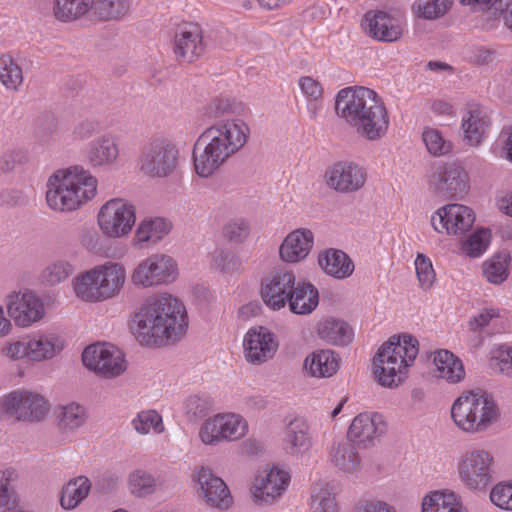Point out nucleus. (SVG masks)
Segmentation results:
<instances>
[{"label": "nucleus", "mask_w": 512, "mask_h": 512, "mask_svg": "<svg viewBox=\"0 0 512 512\" xmlns=\"http://www.w3.org/2000/svg\"><path fill=\"white\" fill-rule=\"evenodd\" d=\"M211 408L208 399L193 395L184 402V409L187 415L196 418L205 415Z\"/></svg>", "instance_id": "e2e57ef3"}, {"label": "nucleus", "mask_w": 512, "mask_h": 512, "mask_svg": "<svg viewBox=\"0 0 512 512\" xmlns=\"http://www.w3.org/2000/svg\"><path fill=\"white\" fill-rule=\"evenodd\" d=\"M50 412L48 400L30 392H12L0 398V420L43 421Z\"/></svg>", "instance_id": "1a4fd4ad"}, {"label": "nucleus", "mask_w": 512, "mask_h": 512, "mask_svg": "<svg viewBox=\"0 0 512 512\" xmlns=\"http://www.w3.org/2000/svg\"><path fill=\"white\" fill-rule=\"evenodd\" d=\"M429 187L443 199H461L469 189L468 174L455 162L442 163L430 175Z\"/></svg>", "instance_id": "2eb2a0df"}, {"label": "nucleus", "mask_w": 512, "mask_h": 512, "mask_svg": "<svg viewBox=\"0 0 512 512\" xmlns=\"http://www.w3.org/2000/svg\"><path fill=\"white\" fill-rule=\"evenodd\" d=\"M136 335L146 345H165L180 340L188 326L185 306L170 294L149 298L135 314Z\"/></svg>", "instance_id": "f257e3e1"}, {"label": "nucleus", "mask_w": 512, "mask_h": 512, "mask_svg": "<svg viewBox=\"0 0 512 512\" xmlns=\"http://www.w3.org/2000/svg\"><path fill=\"white\" fill-rule=\"evenodd\" d=\"M97 219L104 235L121 238L128 235L135 224V207L122 198H114L102 205Z\"/></svg>", "instance_id": "4468645a"}, {"label": "nucleus", "mask_w": 512, "mask_h": 512, "mask_svg": "<svg viewBox=\"0 0 512 512\" xmlns=\"http://www.w3.org/2000/svg\"><path fill=\"white\" fill-rule=\"evenodd\" d=\"M451 5V0H416L413 11L418 17L433 20L445 15Z\"/></svg>", "instance_id": "de8ad7c7"}, {"label": "nucleus", "mask_w": 512, "mask_h": 512, "mask_svg": "<svg viewBox=\"0 0 512 512\" xmlns=\"http://www.w3.org/2000/svg\"><path fill=\"white\" fill-rule=\"evenodd\" d=\"M26 202V198L21 191L4 190L0 193V205L5 207L21 206Z\"/></svg>", "instance_id": "774afa93"}, {"label": "nucleus", "mask_w": 512, "mask_h": 512, "mask_svg": "<svg viewBox=\"0 0 512 512\" xmlns=\"http://www.w3.org/2000/svg\"><path fill=\"white\" fill-rule=\"evenodd\" d=\"M82 362L87 369L106 379L118 377L127 369L123 352L107 343L86 347L82 353Z\"/></svg>", "instance_id": "ddd939ff"}, {"label": "nucleus", "mask_w": 512, "mask_h": 512, "mask_svg": "<svg viewBox=\"0 0 512 512\" xmlns=\"http://www.w3.org/2000/svg\"><path fill=\"white\" fill-rule=\"evenodd\" d=\"M90 488V481L84 476L69 481L62 489L61 506L66 510L74 509L88 496Z\"/></svg>", "instance_id": "a19ab883"}, {"label": "nucleus", "mask_w": 512, "mask_h": 512, "mask_svg": "<svg viewBox=\"0 0 512 512\" xmlns=\"http://www.w3.org/2000/svg\"><path fill=\"white\" fill-rule=\"evenodd\" d=\"M321 269L336 279H345L354 271V264L350 257L343 251L328 249L318 257Z\"/></svg>", "instance_id": "7c9ffc66"}, {"label": "nucleus", "mask_w": 512, "mask_h": 512, "mask_svg": "<svg viewBox=\"0 0 512 512\" xmlns=\"http://www.w3.org/2000/svg\"><path fill=\"white\" fill-rule=\"evenodd\" d=\"M491 125L488 109L478 103H469L462 117L463 140L471 147L479 146Z\"/></svg>", "instance_id": "393cba45"}, {"label": "nucleus", "mask_w": 512, "mask_h": 512, "mask_svg": "<svg viewBox=\"0 0 512 512\" xmlns=\"http://www.w3.org/2000/svg\"><path fill=\"white\" fill-rule=\"evenodd\" d=\"M313 446V438L308 421L295 417L286 426L283 437V449L291 456L307 454Z\"/></svg>", "instance_id": "bb28decb"}, {"label": "nucleus", "mask_w": 512, "mask_h": 512, "mask_svg": "<svg viewBox=\"0 0 512 512\" xmlns=\"http://www.w3.org/2000/svg\"><path fill=\"white\" fill-rule=\"evenodd\" d=\"M296 276L292 271L277 270L267 276L261 287L263 302L271 310L284 308L294 291Z\"/></svg>", "instance_id": "5701e85b"}, {"label": "nucleus", "mask_w": 512, "mask_h": 512, "mask_svg": "<svg viewBox=\"0 0 512 512\" xmlns=\"http://www.w3.org/2000/svg\"><path fill=\"white\" fill-rule=\"evenodd\" d=\"M434 366L433 373L436 378L450 383H458L464 380L465 370L462 361L451 351L439 349L428 354Z\"/></svg>", "instance_id": "c85d7f7f"}, {"label": "nucleus", "mask_w": 512, "mask_h": 512, "mask_svg": "<svg viewBox=\"0 0 512 512\" xmlns=\"http://www.w3.org/2000/svg\"><path fill=\"white\" fill-rule=\"evenodd\" d=\"M363 25L373 39L382 42H396L403 34L400 21L384 11L367 12Z\"/></svg>", "instance_id": "a878e982"}, {"label": "nucleus", "mask_w": 512, "mask_h": 512, "mask_svg": "<svg viewBox=\"0 0 512 512\" xmlns=\"http://www.w3.org/2000/svg\"><path fill=\"white\" fill-rule=\"evenodd\" d=\"M17 477L18 474L13 468L0 470V509H5V512L14 510L18 505V496L10 487V483Z\"/></svg>", "instance_id": "a18cd8bd"}, {"label": "nucleus", "mask_w": 512, "mask_h": 512, "mask_svg": "<svg viewBox=\"0 0 512 512\" xmlns=\"http://www.w3.org/2000/svg\"><path fill=\"white\" fill-rule=\"evenodd\" d=\"M483 274L487 281L499 285L508 277V255L498 254L483 267Z\"/></svg>", "instance_id": "8fccbe9b"}, {"label": "nucleus", "mask_w": 512, "mask_h": 512, "mask_svg": "<svg viewBox=\"0 0 512 512\" xmlns=\"http://www.w3.org/2000/svg\"><path fill=\"white\" fill-rule=\"evenodd\" d=\"M46 186L47 205L57 212L75 211L97 193L96 177L80 165L55 171Z\"/></svg>", "instance_id": "20e7f679"}, {"label": "nucleus", "mask_w": 512, "mask_h": 512, "mask_svg": "<svg viewBox=\"0 0 512 512\" xmlns=\"http://www.w3.org/2000/svg\"><path fill=\"white\" fill-rule=\"evenodd\" d=\"M501 418L495 398L483 391L463 392L451 406V419L464 433H483Z\"/></svg>", "instance_id": "423d86ee"}, {"label": "nucleus", "mask_w": 512, "mask_h": 512, "mask_svg": "<svg viewBox=\"0 0 512 512\" xmlns=\"http://www.w3.org/2000/svg\"><path fill=\"white\" fill-rule=\"evenodd\" d=\"M335 110L358 136L366 140L378 141L388 132L390 121L385 104L369 88L341 89L336 96Z\"/></svg>", "instance_id": "7ed1b4c3"}, {"label": "nucleus", "mask_w": 512, "mask_h": 512, "mask_svg": "<svg viewBox=\"0 0 512 512\" xmlns=\"http://www.w3.org/2000/svg\"><path fill=\"white\" fill-rule=\"evenodd\" d=\"M5 303L9 317L19 327H29L45 314L43 302L30 290L10 293Z\"/></svg>", "instance_id": "aec40b11"}, {"label": "nucleus", "mask_w": 512, "mask_h": 512, "mask_svg": "<svg viewBox=\"0 0 512 512\" xmlns=\"http://www.w3.org/2000/svg\"><path fill=\"white\" fill-rule=\"evenodd\" d=\"M422 139L428 152L433 156H442L448 154L453 144L444 138L442 133L434 128H426L422 133Z\"/></svg>", "instance_id": "3c124183"}, {"label": "nucleus", "mask_w": 512, "mask_h": 512, "mask_svg": "<svg viewBox=\"0 0 512 512\" xmlns=\"http://www.w3.org/2000/svg\"><path fill=\"white\" fill-rule=\"evenodd\" d=\"M304 368L314 377H330L338 370L339 362L334 351L321 350L305 359Z\"/></svg>", "instance_id": "c9c22d12"}, {"label": "nucleus", "mask_w": 512, "mask_h": 512, "mask_svg": "<svg viewBox=\"0 0 512 512\" xmlns=\"http://www.w3.org/2000/svg\"><path fill=\"white\" fill-rule=\"evenodd\" d=\"M330 456L332 463L342 472L353 473L360 467V457L351 442L333 444Z\"/></svg>", "instance_id": "ea45409f"}, {"label": "nucleus", "mask_w": 512, "mask_h": 512, "mask_svg": "<svg viewBox=\"0 0 512 512\" xmlns=\"http://www.w3.org/2000/svg\"><path fill=\"white\" fill-rule=\"evenodd\" d=\"M203 29L195 22H181L175 25L172 36V51L181 64H191L205 53Z\"/></svg>", "instance_id": "dca6fc26"}, {"label": "nucleus", "mask_w": 512, "mask_h": 512, "mask_svg": "<svg viewBox=\"0 0 512 512\" xmlns=\"http://www.w3.org/2000/svg\"><path fill=\"white\" fill-rule=\"evenodd\" d=\"M178 277L176 261L156 253L142 260L131 273V282L139 288H152L174 282Z\"/></svg>", "instance_id": "f8f14e48"}, {"label": "nucleus", "mask_w": 512, "mask_h": 512, "mask_svg": "<svg viewBox=\"0 0 512 512\" xmlns=\"http://www.w3.org/2000/svg\"><path fill=\"white\" fill-rule=\"evenodd\" d=\"M118 155L117 144L107 136L93 141L87 150V159L92 167L110 166L117 160Z\"/></svg>", "instance_id": "72a5a7b5"}, {"label": "nucleus", "mask_w": 512, "mask_h": 512, "mask_svg": "<svg viewBox=\"0 0 512 512\" xmlns=\"http://www.w3.org/2000/svg\"><path fill=\"white\" fill-rule=\"evenodd\" d=\"M74 271L75 267L69 261L58 260L42 271L41 278L46 284L55 286L66 281Z\"/></svg>", "instance_id": "09e8293b"}, {"label": "nucleus", "mask_w": 512, "mask_h": 512, "mask_svg": "<svg viewBox=\"0 0 512 512\" xmlns=\"http://www.w3.org/2000/svg\"><path fill=\"white\" fill-rule=\"evenodd\" d=\"M457 475L469 490H485L493 481L496 461L493 453L485 448H471L459 456L456 464Z\"/></svg>", "instance_id": "6e6552de"}, {"label": "nucleus", "mask_w": 512, "mask_h": 512, "mask_svg": "<svg viewBox=\"0 0 512 512\" xmlns=\"http://www.w3.org/2000/svg\"><path fill=\"white\" fill-rule=\"evenodd\" d=\"M247 420L238 413L215 414L201 424L198 436L204 445L216 446L222 442L242 439L248 433Z\"/></svg>", "instance_id": "9b49d317"}, {"label": "nucleus", "mask_w": 512, "mask_h": 512, "mask_svg": "<svg viewBox=\"0 0 512 512\" xmlns=\"http://www.w3.org/2000/svg\"><path fill=\"white\" fill-rule=\"evenodd\" d=\"M387 429V423L380 413H359L352 420L347 437L358 448H370L376 444Z\"/></svg>", "instance_id": "4be33fe9"}, {"label": "nucleus", "mask_w": 512, "mask_h": 512, "mask_svg": "<svg viewBox=\"0 0 512 512\" xmlns=\"http://www.w3.org/2000/svg\"><path fill=\"white\" fill-rule=\"evenodd\" d=\"M491 502L506 511H512V481L500 482L490 491Z\"/></svg>", "instance_id": "052dcab7"}, {"label": "nucleus", "mask_w": 512, "mask_h": 512, "mask_svg": "<svg viewBox=\"0 0 512 512\" xmlns=\"http://www.w3.org/2000/svg\"><path fill=\"white\" fill-rule=\"evenodd\" d=\"M301 93L310 101L308 105V117L315 120L320 109L319 102L323 98L322 84L311 76H302L298 80Z\"/></svg>", "instance_id": "c03bdc74"}, {"label": "nucleus", "mask_w": 512, "mask_h": 512, "mask_svg": "<svg viewBox=\"0 0 512 512\" xmlns=\"http://www.w3.org/2000/svg\"><path fill=\"white\" fill-rule=\"evenodd\" d=\"M125 281V267L121 263L106 262L77 277L74 290L84 301H103L118 295Z\"/></svg>", "instance_id": "0eeeda50"}, {"label": "nucleus", "mask_w": 512, "mask_h": 512, "mask_svg": "<svg viewBox=\"0 0 512 512\" xmlns=\"http://www.w3.org/2000/svg\"><path fill=\"white\" fill-rule=\"evenodd\" d=\"M314 244V234L310 229L299 228L291 231L279 247L281 260L297 263L304 260Z\"/></svg>", "instance_id": "cd10ccee"}, {"label": "nucleus", "mask_w": 512, "mask_h": 512, "mask_svg": "<svg viewBox=\"0 0 512 512\" xmlns=\"http://www.w3.org/2000/svg\"><path fill=\"white\" fill-rule=\"evenodd\" d=\"M35 137L41 144L54 143L58 139V122L52 115L45 114L36 121Z\"/></svg>", "instance_id": "864d4df0"}, {"label": "nucleus", "mask_w": 512, "mask_h": 512, "mask_svg": "<svg viewBox=\"0 0 512 512\" xmlns=\"http://www.w3.org/2000/svg\"><path fill=\"white\" fill-rule=\"evenodd\" d=\"M215 266L224 274H239L242 269V262L239 257L232 251L219 250L214 256Z\"/></svg>", "instance_id": "13d9d810"}, {"label": "nucleus", "mask_w": 512, "mask_h": 512, "mask_svg": "<svg viewBox=\"0 0 512 512\" xmlns=\"http://www.w3.org/2000/svg\"><path fill=\"white\" fill-rule=\"evenodd\" d=\"M367 180L366 169L354 161L339 160L328 166L324 182L328 188L340 194H352L361 190Z\"/></svg>", "instance_id": "f3484780"}, {"label": "nucleus", "mask_w": 512, "mask_h": 512, "mask_svg": "<svg viewBox=\"0 0 512 512\" xmlns=\"http://www.w3.org/2000/svg\"><path fill=\"white\" fill-rule=\"evenodd\" d=\"M317 334L326 343L338 346L347 345L353 339V330L350 325L336 318L321 321L317 327Z\"/></svg>", "instance_id": "2f4dec72"}, {"label": "nucleus", "mask_w": 512, "mask_h": 512, "mask_svg": "<svg viewBox=\"0 0 512 512\" xmlns=\"http://www.w3.org/2000/svg\"><path fill=\"white\" fill-rule=\"evenodd\" d=\"M29 342L30 359L35 361L51 359L63 349V341L54 335L38 334Z\"/></svg>", "instance_id": "58836bf2"}, {"label": "nucleus", "mask_w": 512, "mask_h": 512, "mask_svg": "<svg viewBox=\"0 0 512 512\" xmlns=\"http://www.w3.org/2000/svg\"><path fill=\"white\" fill-rule=\"evenodd\" d=\"M291 482L289 471L272 466L261 471L251 486V495L257 504H273L286 492Z\"/></svg>", "instance_id": "a211bd4d"}, {"label": "nucleus", "mask_w": 512, "mask_h": 512, "mask_svg": "<svg viewBox=\"0 0 512 512\" xmlns=\"http://www.w3.org/2000/svg\"><path fill=\"white\" fill-rule=\"evenodd\" d=\"M132 0H95L94 15L101 21L119 22L131 14Z\"/></svg>", "instance_id": "4c0bfd02"}, {"label": "nucleus", "mask_w": 512, "mask_h": 512, "mask_svg": "<svg viewBox=\"0 0 512 512\" xmlns=\"http://www.w3.org/2000/svg\"><path fill=\"white\" fill-rule=\"evenodd\" d=\"M495 51L487 47L475 48L470 56V62L477 66L489 65L494 61Z\"/></svg>", "instance_id": "338daca9"}, {"label": "nucleus", "mask_w": 512, "mask_h": 512, "mask_svg": "<svg viewBox=\"0 0 512 512\" xmlns=\"http://www.w3.org/2000/svg\"><path fill=\"white\" fill-rule=\"evenodd\" d=\"M249 135L250 128L241 119L221 120L206 128L193 149L197 175L203 178L212 176L245 146Z\"/></svg>", "instance_id": "f03ea898"}, {"label": "nucleus", "mask_w": 512, "mask_h": 512, "mask_svg": "<svg viewBox=\"0 0 512 512\" xmlns=\"http://www.w3.org/2000/svg\"><path fill=\"white\" fill-rule=\"evenodd\" d=\"M419 354V342L411 334L392 335L373 357L372 372L379 384H401L409 379Z\"/></svg>", "instance_id": "39448f33"}, {"label": "nucleus", "mask_w": 512, "mask_h": 512, "mask_svg": "<svg viewBox=\"0 0 512 512\" xmlns=\"http://www.w3.org/2000/svg\"><path fill=\"white\" fill-rule=\"evenodd\" d=\"M475 222L474 211L462 204H448L440 207L431 216V225L438 233L460 235L469 231Z\"/></svg>", "instance_id": "412c9836"}, {"label": "nucleus", "mask_w": 512, "mask_h": 512, "mask_svg": "<svg viewBox=\"0 0 512 512\" xmlns=\"http://www.w3.org/2000/svg\"><path fill=\"white\" fill-rule=\"evenodd\" d=\"M192 480L197 493L207 505L222 510L231 506L233 499L228 486L211 469L203 466L195 468Z\"/></svg>", "instance_id": "6ab92c4d"}, {"label": "nucleus", "mask_w": 512, "mask_h": 512, "mask_svg": "<svg viewBox=\"0 0 512 512\" xmlns=\"http://www.w3.org/2000/svg\"><path fill=\"white\" fill-rule=\"evenodd\" d=\"M170 229L171 224L163 218L143 220L136 230L135 241L138 244L157 243L170 232Z\"/></svg>", "instance_id": "79ce46f5"}, {"label": "nucleus", "mask_w": 512, "mask_h": 512, "mask_svg": "<svg viewBox=\"0 0 512 512\" xmlns=\"http://www.w3.org/2000/svg\"><path fill=\"white\" fill-rule=\"evenodd\" d=\"M249 233V224L243 219L231 220L223 227V236L231 243H243Z\"/></svg>", "instance_id": "680f3d73"}, {"label": "nucleus", "mask_w": 512, "mask_h": 512, "mask_svg": "<svg viewBox=\"0 0 512 512\" xmlns=\"http://www.w3.org/2000/svg\"><path fill=\"white\" fill-rule=\"evenodd\" d=\"M57 425L62 431H74L85 424L87 411L77 402L59 405L56 410Z\"/></svg>", "instance_id": "e433bc0d"}, {"label": "nucleus", "mask_w": 512, "mask_h": 512, "mask_svg": "<svg viewBox=\"0 0 512 512\" xmlns=\"http://www.w3.org/2000/svg\"><path fill=\"white\" fill-rule=\"evenodd\" d=\"M99 131V123L94 120H83L73 129V137L77 140H86L91 138Z\"/></svg>", "instance_id": "69168bd1"}, {"label": "nucleus", "mask_w": 512, "mask_h": 512, "mask_svg": "<svg viewBox=\"0 0 512 512\" xmlns=\"http://www.w3.org/2000/svg\"><path fill=\"white\" fill-rule=\"evenodd\" d=\"M95 0H55L54 17L63 23H70L85 17L94 10Z\"/></svg>", "instance_id": "f704fd0d"}, {"label": "nucleus", "mask_w": 512, "mask_h": 512, "mask_svg": "<svg viewBox=\"0 0 512 512\" xmlns=\"http://www.w3.org/2000/svg\"><path fill=\"white\" fill-rule=\"evenodd\" d=\"M155 486V479L145 471L137 470L129 476V488L135 495L144 496L150 494L154 491Z\"/></svg>", "instance_id": "4d7b16f0"}, {"label": "nucleus", "mask_w": 512, "mask_h": 512, "mask_svg": "<svg viewBox=\"0 0 512 512\" xmlns=\"http://www.w3.org/2000/svg\"><path fill=\"white\" fill-rule=\"evenodd\" d=\"M489 366L495 373L512 375V347L502 345L496 349L490 358Z\"/></svg>", "instance_id": "6e6d98bb"}, {"label": "nucleus", "mask_w": 512, "mask_h": 512, "mask_svg": "<svg viewBox=\"0 0 512 512\" xmlns=\"http://www.w3.org/2000/svg\"><path fill=\"white\" fill-rule=\"evenodd\" d=\"M353 512H396V509L384 501L362 500L355 505Z\"/></svg>", "instance_id": "0e129e2a"}, {"label": "nucleus", "mask_w": 512, "mask_h": 512, "mask_svg": "<svg viewBox=\"0 0 512 512\" xmlns=\"http://www.w3.org/2000/svg\"><path fill=\"white\" fill-rule=\"evenodd\" d=\"M311 512H340L335 495L327 488L315 489L311 496Z\"/></svg>", "instance_id": "603ef678"}, {"label": "nucleus", "mask_w": 512, "mask_h": 512, "mask_svg": "<svg viewBox=\"0 0 512 512\" xmlns=\"http://www.w3.org/2000/svg\"><path fill=\"white\" fill-rule=\"evenodd\" d=\"M132 426L140 434H149L150 432L160 434L165 429L162 416L155 410L139 412L132 420Z\"/></svg>", "instance_id": "49530a36"}, {"label": "nucleus", "mask_w": 512, "mask_h": 512, "mask_svg": "<svg viewBox=\"0 0 512 512\" xmlns=\"http://www.w3.org/2000/svg\"><path fill=\"white\" fill-rule=\"evenodd\" d=\"M243 346L246 360L251 364H261L273 358L278 341L268 328L255 326L246 333Z\"/></svg>", "instance_id": "b1692460"}, {"label": "nucleus", "mask_w": 512, "mask_h": 512, "mask_svg": "<svg viewBox=\"0 0 512 512\" xmlns=\"http://www.w3.org/2000/svg\"><path fill=\"white\" fill-rule=\"evenodd\" d=\"M293 289L287 302L290 311L298 315L312 313L319 304V293L316 287L309 282L300 281L295 283Z\"/></svg>", "instance_id": "c756f323"}, {"label": "nucleus", "mask_w": 512, "mask_h": 512, "mask_svg": "<svg viewBox=\"0 0 512 512\" xmlns=\"http://www.w3.org/2000/svg\"><path fill=\"white\" fill-rule=\"evenodd\" d=\"M415 269L420 287L423 290H429L436 279L431 260L419 253L415 260Z\"/></svg>", "instance_id": "bf43d9fd"}, {"label": "nucleus", "mask_w": 512, "mask_h": 512, "mask_svg": "<svg viewBox=\"0 0 512 512\" xmlns=\"http://www.w3.org/2000/svg\"><path fill=\"white\" fill-rule=\"evenodd\" d=\"M490 239L491 234L488 229L477 230L463 242L462 250L470 257H478L487 249Z\"/></svg>", "instance_id": "5fc2aeb1"}, {"label": "nucleus", "mask_w": 512, "mask_h": 512, "mask_svg": "<svg viewBox=\"0 0 512 512\" xmlns=\"http://www.w3.org/2000/svg\"><path fill=\"white\" fill-rule=\"evenodd\" d=\"M178 164L179 150L169 138H153L143 147L140 169L150 177H168L176 171Z\"/></svg>", "instance_id": "9d476101"}, {"label": "nucleus", "mask_w": 512, "mask_h": 512, "mask_svg": "<svg viewBox=\"0 0 512 512\" xmlns=\"http://www.w3.org/2000/svg\"><path fill=\"white\" fill-rule=\"evenodd\" d=\"M421 512H467L461 499L445 490L432 491L422 499Z\"/></svg>", "instance_id": "473e14b6"}, {"label": "nucleus", "mask_w": 512, "mask_h": 512, "mask_svg": "<svg viewBox=\"0 0 512 512\" xmlns=\"http://www.w3.org/2000/svg\"><path fill=\"white\" fill-rule=\"evenodd\" d=\"M24 81L23 70L12 55H0V83L13 92L19 90Z\"/></svg>", "instance_id": "37998d69"}]
</instances>
